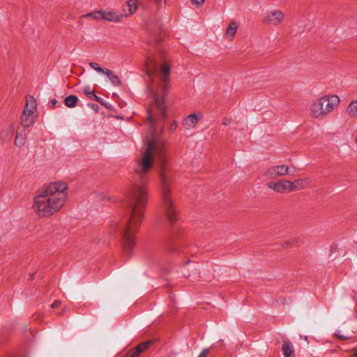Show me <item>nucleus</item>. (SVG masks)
<instances>
[{
	"mask_svg": "<svg viewBox=\"0 0 357 357\" xmlns=\"http://www.w3.org/2000/svg\"><path fill=\"white\" fill-rule=\"evenodd\" d=\"M163 144H157L153 137L146 141V148L142 158L139 160L135 172L138 176L136 183L128 192L123 205L129 211V218L121 226L124 249L130 251L135 245L134 234L142 222L147 202L146 175L153 165V154H159L161 160L158 175L160 181L162 209L170 223L178 218V212L170 195L168 181V170L162 154Z\"/></svg>",
	"mask_w": 357,
	"mask_h": 357,
	"instance_id": "nucleus-1",
	"label": "nucleus"
},
{
	"mask_svg": "<svg viewBox=\"0 0 357 357\" xmlns=\"http://www.w3.org/2000/svg\"><path fill=\"white\" fill-rule=\"evenodd\" d=\"M68 186L65 182H53L43 187L34 198L33 208L40 218H48L65 205Z\"/></svg>",
	"mask_w": 357,
	"mask_h": 357,
	"instance_id": "nucleus-2",
	"label": "nucleus"
},
{
	"mask_svg": "<svg viewBox=\"0 0 357 357\" xmlns=\"http://www.w3.org/2000/svg\"><path fill=\"white\" fill-rule=\"evenodd\" d=\"M145 65L146 68L147 76L149 77L152 83L153 82V75L154 74L157 75L160 77L161 82V88L162 90L163 91L162 97L160 98L156 92H153V98L155 106L158 109L159 112H161L162 115L165 118L166 107L165 94L168 88L170 66L167 63H164L161 67L160 72H158L156 66V63L153 58H152L151 56H149L146 59Z\"/></svg>",
	"mask_w": 357,
	"mask_h": 357,
	"instance_id": "nucleus-3",
	"label": "nucleus"
},
{
	"mask_svg": "<svg viewBox=\"0 0 357 357\" xmlns=\"http://www.w3.org/2000/svg\"><path fill=\"white\" fill-rule=\"evenodd\" d=\"M340 103L337 95H324L314 99L310 105V116L317 119H323L333 112Z\"/></svg>",
	"mask_w": 357,
	"mask_h": 357,
	"instance_id": "nucleus-4",
	"label": "nucleus"
},
{
	"mask_svg": "<svg viewBox=\"0 0 357 357\" xmlns=\"http://www.w3.org/2000/svg\"><path fill=\"white\" fill-rule=\"evenodd\" d=\"M285 19L284 13L278 9L268 11L264 16V22L271 26H277L281 24Z\"/></svg>",
	"mask_w": 357,
	"mask_h": 357,
	"instance_id": "nucleus-5",
	"label": "nucleus"
},
{
	"mask_svg": "<svg viewBox=\"0 0 357 357\" xmlns=\"http://www.w3.org/2000/svg\"><path fill=\"white\" fill-rule=\"evenodd\" d=\"M289 173V167L285 165H274L268 167L264 175L268 178L284 176Z\"/></svg>",
	"mask_w": 357,
	"mask_h": 357,
	"instance_id": "nucleus-6",
	"label": "nucleus"
},
{
	"mask_svg": "<svg viewBox=\"0 0 357 357\" xmlns=\"http://www.w3.org/2000/svg\"><path fill=\"white\" fill-rule=\"evenodd\" d=\"M291 181L289 180H280L275 183H269L267 184L268 188L278 193H286L292 192Z\"/></svg>",
	"mask_w": 357,
	"mask_h": 357,
	"instance_id": "nucleus-7",
	"label": "nucleus"
},
{
	"mask_svg": "<svg viewBox=\"0 0 357 357\" xmlns=\"http://www.w3.org/2000/svg\"><path fill=\"white\" fill-rule=\"evenodd\" d=\"M101 19L110 22L118 23L124 19L121 11L115 10L112 9L102 10Z\"/></svg>",
	"mask_w": 357,
	"mask_h": 357,
	"instance_id": "nucleus-8",
	"label": "nucleus"
},
{
	"mask_svg": "<svg viewBox=\"0 0 357 357\" xmlns=\"http://www.w3.org/2000/svg\"><path fill=\"white\" fill-rule=\"evenodd\" d=\"M139 6L138 0H129L122 6L121 13L125 18L134 15Z\"/></svg>",
	"mask_w": 357,
	"mask_h": 357,
	"instance_id": "nucleus-9",
	"label": "nucleus"
},
{
	"mask_svg": "<svg viewBox=\"0 0 357 357\" xmlns=\"http://www.w3.org/2000/svg\"><path fill=\"white\" fill-rule=\"evenodd\" d=\"M202 114H191L185 118L183 121V126L185 129L190 130L195 127L198 121L202 119Z\"/></svg>",
	"mask_w": 357,
	"mask_h": 357,
	"instance_id": "nucleus-10",
	"label": "nucleus"
},
{
	"mask_svg": "<svg viewBox=\"0 0 357 357\" xmlns=\"http://www.w3.org/2000/svg\"><path fill=\"white\" fill-rule=\"evenodd\" d=\"M151 344V342L150 341L142 342L136 347L130 349L123 357H138L141 353L144 352L150 347Z\"/></svg>",
	"mask_w": 357,
	"mask_h": 357,
	"instance_id": "nucleus-11",
	"label": "nucleus"
},
{
	"mask_svg": "<svg viewBox=\"0 0 357 357\" xmlns=\"http://www.w3.org/2000/svg\"><path fill=\"white\" fill-rule=\"evenodd\" d=\"M37 103L36 99L33 96H27L26 98V104L23 110V113L34 115L36 111Z\"/></svg>",
	"mask_w": 357,
	"mask_h": 357,
	"instance_id": "nucleus-12",
	"label": "nucleus"
},
{
	"mask_svg": "<svg viewBox=\"0 0 357 357\" xmlns=\"http://www.w3.org/2000/svg\"><path fill=\"white\" fill-rule=\"evenodd\" d=\"M282 351L284 357H296L294 347L288 340L283 341Z\"/></svg>",
	"mask_w": 357,
	"mask_h": 357,
	"instance_id": "nucleus-13",
	"label": "nucleus"
},
{
	"mask_svg": "<svg viewBox=\"0 0 357 357\" xmlns=\"http://www.w3.org/2000/svg\"><path fill=\"white\" fill-rule=\"evenodd\" d=\"M345 114L350 119H357V100H353L349 103Z\"/></svg>",
	"mask_w": 357,
	"mask_h": 357,
	"instance_id": "nucleus-14",
	"label": "nucleus"
},
{
	"mask_svg": "<svg viewBox=\"0 0 357 357\" xmlns=\"http://www.w3.org/2000/svg\"><path fill=\"white\" fill-rule=\"evenodd\" d=\"M14 132V124L10 123L3 128L0 133V138L2 141H9L12 139Z\"/></svg>",
	"mask_w": 357,
	"mask_h": 357,
	"instance_id": "nucleus-15",
	"label": "nucleus"
},
{
	"mask_svg": "<svg viewBox=\"0 0 357 357\" xmlns=\"http://www.w3.org/2000/svg\"><path fill=\"white\" fill-rule=\"evenodd\" d=\"M35 122L34 115L22 113L21 116L20 124L24 128H28L32 126Z\"/></svg>",
	"mask_w": 357,
	"mask_h": 357,
	"instance_id": "nucleus-16",
	"label": "nucleus"
},
{
	"mask_svg": "<svg viewBox=\"0 0 357 357\" xmlns=\"http://www.w3.org/2000/svg\"><path fill=\"white\" fill-rule=\"evenodd\" d=\"M26 142V133L24 130H21L20 128H17L15 139V144L17 146L21 147L25 144Z\"/></svg>",
	"mask_w": 357,
	"mask_h": 357,
	"instance_id": "nucleus-17",
	"label": "nucleus"
},
{
	"mask_svg": "<svg viewBox=\"0 0 357 357\" xmlns=\"http://www.w3.org/2000/svg\"><path fill=\"white\" fill-rule=\"evenodd\" d=\"M103 74L109 78V81L114 86L121 85L119 77L112 70L106 68Z\"/></svg>",
	"mask_w": 357,
	"mask_h": 357,
	"instance_id": "nucleus-18",
	"label": "nucleus"
},
{
	"mask_svg": "<svg viewBox=\"0 0 357 357\" xmlns=\"http://www.w3.org/2000/svg\"><path fill=\"white\" fill-rule=\"evenodd\" d=\"M309 182L307 178L296 179L294 181H291V190L292 192L305 188V185Z\"/></svg>",
	"mask_w": 357,
	"mask_h": 357,
	"instance_id": "nucleus-19",
	"label": "nucleus"
},
{
	"mask_svg": "<svg viewBox=\"0 0 357 357\" xmlns=\"http://www.w3.org/2000/svg\"><path fill=\"white\" fill-rule=\"evenodd\" d=\"M84 93L87 96V97L91 100H96V102L104 105V100L98 96H97L93 91L91 89L89 86H86L84 89Z\"/></svg>",
	"mask_w": 357,
	"mask_h": 357,
	"instance_id": "nucleus-20",
	"label": "nucleus"
},
{
	"mask_svg": "<svg viewBox=\"0 0 357 357\" xmlns=\"http://www.w3.org/2000/svg\"><path fill=\"white\" fill-rule=\"evenodd\" d=\"M238 29V24L236 21L230 22L227 30L226 35L229 40H232L236 33Z\"/></svg>",
	"mask_w": 357,
	"mask_h": 357,
	"instance_id": "nucleus-21",
	"label": "nucleus"
},
{
	"mask_svg": "<svg viewBox=\"0 0 357 357\" xmlns=\"http://www.w3.org/2000/svg\"><path fill=\"white\" fill-rule=\"evenodd\" d=\"M168 252L172 254L180 255L184 253L183 249L180 244H169L167 247Z\"/></svg>",
	"mask_w": 357,
	"mask_h": 357,
	"instance_id": "nucleus-22",
	"label": "nucleus"
},
{
	"mask_svg": "<svg viewBox=\"0 0 357 357\" xmlns=\"http://www.w3.org/2000/svg\"><path fill=\"white\" fill-rule=\"evenodd\" d=\"M78 98L75 95H70L67 96L64 100V104L66 107L72 108L74 107L77 102Z\"/></svg>",
	"mask_w": 357,
	"mask_h": 357,
	"instance_id": "nucleus-23",
	"label": "nucleus"
},
{
	"mask_svg": "<svg viewBox=\"0 0 357 357\" xmlns=\"http://www.w3.org/2000/svg\"><path fill=\"white\" fill-rule=\"evenodd\" d=\"M101 11L102 10L88 13L82 16V18H93L94 20H100L101 19Z\"/></svg>",
	"mask_w": 357,
	"mask_h": 357,
	"instance_id": "nucleus-24",
	"label": "nucleus"
},
{
	"mask_svg": "<svg viewBox=\"0 0 357 357\" xmlns=\"http://www.w3.org/2000/svg\"><path fill=\"white\" fill-rule=\"evenodd\" d=\"M89 66L94 69L98 73H102L105 72V68H101L98 66V64L97 63L91 62L89 63Z\"/></svg>",
	"mask_w": 357,
	"mask_h": 357,
	"instance_id": "nucleus-25",
	"label": "nucleus"
},
{
	"mask_svg": "<svg viewBox=\"0 0 357 357\" xmlns=\"http://www.w3.org/2000/svg\"><path fill=\"white\" fill-rule=\"evenodd\" d=\"M334 335L336 338L341 340H347L349 339V336L343 335L340 331H337Z\"/></svg>",
	"mask_w": 357,
	"mask_h": 357,
	"instance_id": "nucleus-26",
	"label": "nucleus"
},
{
	"mask_svg": "<svg viewBox=\"0 0 357 357\" xmlns=\"http://www.w3.org/2000/svg\"><path fill=\"white\" fill-rule=\"evenodd\" d=\"M209 353V349L205 348L202 350L198 357H206Z\"/></svg>",
	"mask_w": 357,
	"mask_h": 357,
	"instance_id": "nucleus-27",
	"label": "nucleus"
},
{
	"mask_svg": "<svg viewBox=\"0 0 357 357\" xmlns=\"http://www.w3.org/2000/svg\"><path fill=\"white\" fill-rule=\"evenodd\" d=\"M176 126H177V124H176V121H173L170 125H169V130L170 132H174L176 130Z\"/></svg>",
	"mask_w": 357,
	"mask_h": 357,
	"instance_id": "nucleus-28",
	"label": "nucleus"
},
{
	"mask_svg": "<svg viewBox=\"0 0 357 357\" xmlns=\"http://www.w3.org/2000/svg\"><path fill=\"white\" fill-rule=\"evenodd\" d=\"M190 1L192 3V4L197 6L202 5L205 1V0H190Z\"/></svg>",
	"mask_w": 357,
	"mask_h": 357,
	"instance_id": "nucleus-29",
	"label": "nucleus"
},
{
	"mask_svg": "<svg viewBox=\"0 0 357 357\" xmlns=\"http://www.w3.org/2000/svg\"><path fill=\"white\" fill-rule=\"evenodd\" d=\"M231 122V119L230 118L225 117L222 120V125L225 126H229Z\"/></svg>",
	"mask_w": 357,
	"mask_h": 357,
	"instance_id": "nucleus-30",
	"label": "nucleus"
},
{
	"mask_svg": "<svg viewBox=\"0 0 357 357\" xmlns=\"http://www.w3.org/2000/svg\"><path fill=\"white\" fill-rule=\"evenodd\" d=\"M61 305V301H55L51 305L52 308H56L59 307Z\"/></svg>",
	"mask_w": 357,
	"mask_h": 357,
	"instance_id": "nucleus-31",
	"label": "nucleus"
},
{
	"mask_svg": "<svg viewBox=\"0 0 357 357\" xmlns=\"http://www.w3.org/2000/svg\"><path fill=\"white\" fill-rule=\"evenodd\" d=\"M148 112H149L148 120H149V121L151 124H153V117H152V116H151V113H150V111H149V110L148 111Z\"/></svg>",
	"mask_w": 357,
	"mask_h": 357,
	"instance_id": "nucleus-32",
	"label": "nucleus"
},
{
	"mask_svg": "<svg viewBox=\"0 0 357 357\" xmlns=\"http://www.w3.org/2000/svg\"><path fill=\"white\" fill-rule=\"evenodd\" d=\"M52 107H54L57 104V100L56 99H53L50 102Z\"/></svg>",
	"mask_w": 357,
	"mask_h": 357,
	"instance_id": "nucleus-33",
	"label": "nucleus"
},
{
	"mask_svg": "<svg viewBox=\"0 0 357 357\" xmlns=\"http://www.w3.org/2000/svg\"><path fill=\"white\" fill-rule=\"evenodd\" d=\"M191 262H193L192 261H191L190 259H188V260H186V261H184L182 264H181V266H185L186 265H188V264L191 263Z\"/></svg>",
	"mask_w": 357,
	"mask_h": 357,
	"instance_id": "nucleus-34",
	"label": "nucleus"
},
{
	"mask_svg": "<svg viewBox=\"0 0 357 357\" xmlns=\"http://www.w3.org/2000/svg\"><path fill=\"white\" fill-rule=\"evenodd\" d=\"M155 2H166V0H153Z\"/></svg>",
	"mask_w": 357,
	"mask_h": 357,
	"instance_id": "nucleus-35",
	"label": "nucleus"
},
{
	"mask_svg": "<svg viewBox=\"0 0 357 357\" xmlns=\"http://www.w3.org/2000/svg\"><path fill=\"white\" fill-rule=\"evenodd\" d=\"M353 356L357 357V349L354 351V353L353 354Z\"/></svg>",
	"mask_w": 357,
	"mask_h": 357,
	"instance_id": "nucleus-36",
	"label": "nucleus"
},
{
	"mask_svg": "<svg viewBox=\"0 0 357 357\" xmlns=\"http://www.w3.org/2000/svg\"><path fill=\"white\" fill-rule=\"evenodd\" d=\"M157 27H158V29L160 28V24H157Z\"/></svg>",
	"mask_w": 357,
	"mask_h": 357,
	"instance_id": "nucleus-37",
	"label": "nucleus"
},
{
	"mask_svg": "<svg viewBox=\"0 0 357 357\" xmlns=\"http://www.w3.org/2000/svg\"><path fill=\"white\" fill-rule=\"evenodd\" d=\"M185 277H189L190 276V274H188V275H185Z\"/></svg>",
	"mask_w": 357,
	"mask_h": 357,
	"instance_id": "nucleus-38",
	"label": "nucleus"
}]
</instances>
